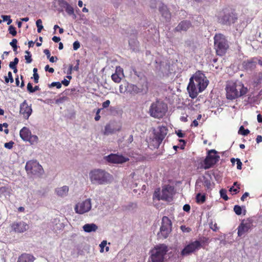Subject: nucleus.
<instances>
[{
	"label": "nucleus",
	"mask_w": 262,
	"mask_h": 262,
	"mask_svg": "<svg viewBox=\"0 0 262 262\" xmlns=\"http://www.w3.org/2000/svg\"><path fill=\"white\" fill-rule=\"evenodd\" d=\"M191 26V24L189 20H183L181 21L178 26L175 28L176 31H186Z\"/></svg>",
	"instance_id": "obj_20"
},
{
	"label": "nucleus",
	"mask_w": 262,
	"mask_h": 262,
	"mask_svg": "<svg viewBox=\"0 0 262 262\" xmlns=\"http://www.w3.org/2000/svg\"><path fill=\"white\" fill-rule=\"evenodd\" d=\"M97 228L98 227L95 224H86L83 226V229L86 232L95 231Z\"/></svg>",
	"instance_id": "obj_26"
},
{
	"label": "nucleus",
	"mask_w": 262,
	"mask_h": 262,
	"mask_svg": "<svg viewBox=\"0 0 262 262\" xmlns=\"http://www.w3.org/2000/svg\"><path fill=\"white\" fill-rule=\"evenodd\" d=\"M50 86H56L57 89H60L61 87V83L59 82H53Z\"/></svg>",
	"instance_id": "obj_47"
},
{
	"label": "nucleus",
	"mask_w": 262,
	"mask_h": 262,
	"mask_svg": "<svg viewBox=\"0 0 262 262\" xmlns=\"http://www.w3.org/2000/svg\"><path fill=\"white\" fill-rule=\"evenodd\" d=\"M17 40L16 39L14 38L10 42V46L12 47L13 51L15 52V54L17 53Z\"/></svg>",
	"instance_id": "obj_30"
},
{
	"label": "nucleus",
	"mask_w": 262,
	"mask_h": 262,
	"mask_svg": "<svg viewBox=\"0 0 262 262\" xmlns=\"http://www.w3.org/2000/svg\"><path fill=\"white\" fill-rule=\"evenodd\" d=\"M65 10L69 15L74 14V8L69 4L66 6Z\"/></svg>",
	"instance_id": "obj_31"
},
{
	"label": "nucleus",
	"mask_w": 262,
	"mask_h": 262,
	"mask_svg": "<svg viewBox=\"0 0 262 262\" xmlns=\"http://www.w3.org/2000/svg\"><path fill=\"white\" fill-rule=\"evenodd\" d=\"M172 231V222L168 217L164 216L162 219L160 231L157 233L158 239L167 238Z\"/></svg>",
	"instance_id": "obj_9"
},
{
	"label": "nucleus",
	"mask_w": 262,
	"mask_h": 262,
	"mask_svg": "<svg viewBox=\"0 0 262 262\" xmlns=\"http://www.w3.org/2000/svg\"><path fill=\"white\" fill-rule=\"evenodd\" d=\"M219 21L223 25H231L237 20V14L231 8H225L220 12Z\"/></svg>",
	"instance_id": "obj_5"
},
{
	"label": "nucleus",
	"mask_w": 262,
	"mask_h": 262,
	"mask_svg": "<svg viewBox=\"0 0 262 262\" xmlns=\"http://www.w3.org/2000/svg\"><path fill=\"white\" fill-rule=\"evenodd\" d=\"M173 191V188L171 186L167 185L165 186L162 188L161 195L160 196L159 194H158V200L169 201L172 198Z\"/></svg>",
	"instance_id": "obj_17"
},
{
	"label": "nucleus",
	"mask_w": 262,
	"mask_h": 262,
	"mask_svg": "<svg viewBox=\"0 0 262 262\" xmlns=\"http://www.w3.org/2000/svg\"><path fill=\"white\" fill-rule=\"evenodd\" d=\"M73 49L74 50H77L78 49H79L80 48V43L78 41H75L74 43H73Z\"/></svg>",
	"instance_id": "obj_50"
},
{
	"label": "nucleus",
	"mask_w": 262,
	"mask_h": 262,
	"mask_svg": "<svg viewBox=\"0 0 262 262\" xmlns=\"http://www.w3.org/2000/svg\"><path fill=\"white\" fill-rule=\"evenodd\" d=\"M120 130L121 126H119L118 128H116L112 124H107L105 126L103 134L104 135H108L110 134H114L116 132H119Z\"/></svg>",
	"instance_id": "obj_23"
},
{
	"label": "nucleus",
	"mask_w": 262,
	"mask_h": 262,
	"mask_svg": "<svg viewBox=\"0 0 262 262\" xmlns=\"http://www.w3.org/2000/svg\"><path fill=\"white\" fill-rule=\"evenodd\" d=\"M220 156L217 155L215 149H211L207 152V155L204 161V168L209 169L215 165L219 160Z\"/></svg>",
	"instance_id": "obj_11"
},
{
	"label": "nucleus",
	"mask_w": 262,
	"mask_h": 262,
	"mask_svg": "<svg viewBox=\"0 0 262 262\" xmlns=\"http://www.w3.org/2000/svg\"><path fill=\"white\" fill-rule=\"evenodd\" d=\"M209 242V238L206 237H203L200 241H195L190 243L186 245L181 252V255L182 256H187L199 250L205 243Z\"/></svg>",
	"instance_id": "obj_8"
},
{
	"label": "nucleus",
	"mask_w": 262,
	"mask_h": 262,
	"mask_svg": "<svg viewBox=\"0 0 262 262\" xmlns=\"http://www.w3.org/2000/svg\"><path fill=\"white\" fill-rule=\"evenodd\" d=\"M25 169L28 173L40 174L43 171L42 166L36 160H30L26 163Z\"/></svg>",
	"instance_id": "obj_12"
},
{
	"label": "nucleus",
	"mask_w": 262,
	"mask_h": 262,
	"mask_svg": "<svg viewBox=\"0 0 262 262\" xmlns=\"http://www.w3.org/2000/svg\"><path fill=\"white\" fill-rule=\"evenodd\" d=\"M46 71H49L51 73H53L54 72V70L53 68H50L49 65H46L45 68Z\"/></svg>",
	"instance_id": "obj_54"
},
{
	"label": "nucleus",
	"mask_w": 262,
	"mask_h": 262,
	"mask_svg": "<svg viewBox=\"0 0 262 262\" xmlns=\"http://www.w3.org/2000/svg\"><path fill=\"white\" fill-rule=\"evenodd\" d=\"M214 49L217 55H224L229 49L228 40L222 34H216L214 37Z\"/></svg>",
	"instance_id": "obj_6"
},
{
	"label": "nucleus",
	"mask_w": 262,
	"mask_h": 262,
	"mask_svg": "<svg viewBox=\"0 0 262 262\" xmlns=\"http://www.w3.org/2000/svg\"><path fill=\"white\" fill-rule=\"evenodd\" d=\"M249 130L248 129H245L243 126H241L238 130V134L244 136L248 135L249 134Z\"/></svg>",
	"instance_id": "obj_32"
},
{
	"label": "nucleus",
	"mask_w": 262,
	"mask_h": 262,
	"mask_svg": "<svg viewBox=\"0 0 262 262\" xmlns=\"http://www.w3.org/2000/svg\"><path fill=\"white\" fill-rule=\"evenodd\" d=\"M102 110V108H98L97 110V112H96V116H95V120L96 121H99L100 119V116L99 115L101 111Z\"/></svg>",
	"instance_id": "obj_48"
},
{
	"label": "nucleus",
	"mask_w": 262,
	"mask_h": 262,
	"mask_svg": "<svg viewBox=\"0 0 262 262\" xmlns=\"http://www.w3.org/2000/svg\"><path fill=\"white\" fill-rule=\"evenodd\" d=\"M9 33L11 34L12 36H15L17 32L16 31L15 28L13 26H10L9 28Z\"/></svg>",
	"instance_id": "obj_44"
},
{
	"label": "nucleus",
	"mask_w": 262,
	"mask_h": 262,
	"mask_svg": "<svg viewBox=\"0 0 262 262\" xmlns=\"http://www.w3.org/2000/svg\"><path fill=\"white\" fill-rule=\"evenodd\" d=\"M180 228L181 229V230L183 232H189L191 231V229L189 227H186L184 225H182L181 227H180Z\"/></svg>",
	"instance_id": "obj_46"
},
{
	"label": "nucleus",
	"mask_w": 262,
	"mask_h": 262,
	"mask_svg": "<svg viewBox=\"0 0 262 262\" xmlns=\"http://www.w3.org/2000/svg\"><path fill=\"white\" fill-rule=\"evenodd\" d=\"M27 90L29 93H33V88L32 86V84L30 82H29L27 84Z\"/></svg>",
	"instance_id": "obj_53"
},
{
	"label": "nucleus",
	"mask_w": 262,
	"mask_h": 262,
	"mask_svg": "<svg viewBox=\"0 0 262 262\" xmlns=\"http://www.w3.org/2000/svg\"><path fill=\"white\" fill-rule=\"evenodd\" d=\"M55 191L58 196L63 197L67 195L69 191V187L67 186H63L62 187L56 188Z\"/></svg>",
	"instance_id": "obj_25"
},
{
	"label": "nucleus",
	"mask_w": 262,
	"mask_h": 262,
	"mask_svg": "<svg viewBox=\"0 0 262 262\" xmlns=\"http://www.w3.org/2000/svg\"><path fill=\"white\" fill-rule=\"evenodd\" d=\"M246 66L247 67L251 68L253 66H255V62L252 61H248L246 63Z\"/></svg>",
	"instance_id": "obj_57"
},
{
	"label": "nucleus",
	"mask_w": 262,
	"mask_h": 262,
	"mask_svg": "<svg viewBox=\"0 0 262 262\" xmlns=\"http://www.w3.org/2000/svg\"><path fill=\"white\" fill-rule=\"evenodd\" d=\"M19 61V59L18 58L15 57L14 59V60L13 61H11L9 63V67L11 69L15 68V67H16V65L18 64Z\"/></svg>",
	"instance_id": "obj_38"
},
{
	"label": "nucleus",
	"mask_w": 262,
	"mask_h": 262,
	"mask_svg": "<svg viewBox=\"0 0 262 262\" xmlns=\"http://www.w3.org/2000/svg\"><path fill=\"white\" fill-rule=\"evenodd\" d=\"M35 259L32 255L24 253L18 257L17 262H33Z\"/></svg>",
	"instance_id": "obj_21"
},
{
	"label": "nucleus",
	"mask_w": 262,
	"mask_h": 262,
	"mask_svg": "<svg viewBox=\"0 0 262 262\" xmlns=\"http://www.w3.org/2000/svg\"><path fill=\"white\" fill-rule=\"evenodd\" d=\"M208 85L207 80L205 75L200 71L196 72L190 78L187 90L189 97L195 98L199 93L204 91Z\"/></svg>",
	"instance_id": "obj_1"
},
{
	"label": "nucleus",
	"mask_w": 262,
	"mask_h": 262,
	"mask_svg": "<svg viewBox=\"0 0 262 262\" xmlns=\"http://www.w3.org/2000/svg\"><path fill=\"white\" fill-rule=\"evenodd\" d=\"M203 185L207 189L210 188L211 185L210 180L208 179H204L203 181Z\"/></svg>",
	"instance_id": "obj_43"
},
{
	"label": "nucleus",
	"mask_w": 262,
	"mask_h": 262,
	"mask_svg": "<svg viewBox=\"0 0 262 262\" xmlns=\"http://www.w3.org/2000/svg\"><path fill=\"white\" fill-rule=\"evenodd\" d=\"M233 210L235 213L238 215H241L242 213V208L239 205H235Z\"/></svg>",
	"instance_id": "obj_40"
},
{
	"label": "nucleus",
	"mask_w": 262,
	"mask_h": 262,
	"mask_svg": "<svg viewBox=\"0 0 262 262\" xmlns=\"http://www.w3.org/2000/svg\"><path fill=\"white\" fill-rule=\"evenodd\" d=\"M13 231L17 233H23L29 229V225L23 221L14 222L11 225Z\"/></svg>",
	"instance_id": "obj_19"
},
{
	"label": "nucleus",
	"mask_w": 262,
	"mask_h": 262,
	"mask_svg": "<svg viewBox=\"0 0 262 262\" xmlns=\"http://www.w3.org/2000/svg\"><path fill=\"white\" fill-rule=\"evenodd\" d=\"M176 134L179 138H183L185 135V134L182 133V130H179L177 132H176Z\"/></svg>",
	"instance_id": "obj_56"
},
{
	"label": "nucleus",
	"mask_w": 262,
	"mask_h": 262,
	"mask_svg": "<svg viewBox=\"0 0 262 262\" xmlns=\"http://www.w3.org/2000/svg\"><path fill=\"white\" fill-rule=\"evenodd\" d=\"M253 220L251 217H249L242 221L237 228L238 236H241L247 232L253 226Z\"/></svg>",
	"instance_id": "obj_14"
},
{
	"label": "nucleus",
	"mask_w": 262,
	"mask_h": 262,
	"mask_svg": "<svg viewBox=\"0 0 262 262\" xmlns=\"http://www.w3.org/2000/svg\"><path fill=\"white\" fill-rule=\"evenodd\" d=\"M239 187L237 186V188H235L234 186L231 187L229 189V191L233 192L234 194H236L239 191Z\"/></svg>",
	"instance_id": "obj_51"
},
{
	"label": "nucleus",
	"mask_w": 262,
	"mask_h": 262,
	"mask_svg": "<svg viewBox=\"0 0 262 262\" xmlns=\"http://www.w3.org/2000/svg\"><path fill=\"white\" fill-rule=\"evenodd\" d=\"M127 93L132 95H135L139 93H142L143 91L147 89V82H145V84H142L140 86H137V85L128 83L127 82Z\"/></svg>",
	"instance_id": "obj_16"
},
{
	"label": "nucleus",
	"mask_w": 262,
	"mask_h": 262,
	"mask_svg": "<svg viewBox=\"0 0 262 262\" xmlns=\"http://www.w3.org/2000/svg\"><path fill=\"white\" fill-rule=\"evenodd\" d=\"M119 92L120 93H127V82L119 86Z\"/></svg>",
	"instance_id": "obj_36"
},
{
	"label": "nucleus",
	"mask_w": 262,
	"mask_h": 262,
	"mask_svg": "<svg viewBox=\"0 0 262 262\" xmlns=\"http://www.w3.org/2000/svg\"><path fill=\"white\" fill-rule=\"evenodd\" d=\"M34 82L35 83H37L38 82L39 80V75L38 74H33Z\"/></svg>",
	"instance_id": "obj_62"
},
{
	"label": "nucleus",
	"mask_w": 262,
	"mask_h": 262,
	"mask_svg": "<svg viewBox=\"0 0 262 262\" xmlns=\"http://www.w3.org/2000/svg\"><path fill=\"white\" fill-rule=\"evenodd\" d=\"M7 190V188L6 187H0V195L5 193Z\"/></svg>",
	"instance_id": "obj_59"
},
{
	"label": "nucleus",
	"mask_w": 262,
	"mask_h": 262,
	"mask_svg": "<svg viewBox=\"0 0 262 262\" xmlns=\"http://www.w3.org/2000/svg\"><path fill=\"white\" fill-rule=\"evenodd\" d=\"M61 84H63L64 86H68L70 84V80H68L66 79H64L61 81Z\"/></svg>",
	"instance_id": "obj_60"
},
{
	"label": "nucleus",
	"mask_w": 262,
	"mask_h": 262,
	"mask_svg": "<svg viewBox=\"0 0 262 262\" xmlns=\"http://www.w3.org/2000/svg\"><path fill=\"white\" fill-rule=\"evenodd\" d=\"M13 144L14 142L13 141H10L5 143L4 147L6 148L10 149L12 148Z\"/></svg>",
	"instance_id": "obj_45"
},
{
	"label": "nucleus",
	"mask_w": 262,
	"mask_h": 262,
	"mask_svg": "<svg viewBox=\"0 0 262 262\" xmlns=\"http://www.w3.org/2000/svg\"><path fill=\"white\" fill-rule=\"evenodd\" d=\"M5 82L7 83H9V82H10L11 83L13 82L14 80L12 77V73L11 72H8V76L5 77Z\"/></svg>",
	"instance_id": "obj_33"
},
{
	"label": "nucleus",
	"mask_w": 262,
	"mask_h": 262,
	"mask_svg": "<svg viewBox=\"0 0 262 262\" xmlns=\"http://www.w3.org/2000/svg\"><path fill=\"white\" fill-rule=\"evenodd\" d=\"M220 195L222 198H223L224 200L227 201L228 200V197L227 195V191L224 189H222L220 191Z\"/></svg>",
	"instance_id": "obj_35"
},
{
	"label": "nucleus",
	"mask_w": 262,
	"mask_h": 262,
	"mask_svg": "<svg viewBox=\"0 0 262 262\" xmlns=\"http://www.w3.org/2000/svg\"><path fill=\"white\" fill-rule=\"evenodd\" d=\"M92 208L91 200L90 199L79 202L75 206L76 213L80 214L89 212Z\"/></svg>",
	"instance_id": "obj_13"
},
{
	"label": "nucleus",
	"mask_w": 262,
	"mask_h": 262,
	"mask_svg": "<svg viewBox=\"0 0 262 262\" xmlns=\"http://www.w3.org/2000/svg\"><path fill=\"white\" fill-rule=\"evenodd\" d=\"M32 111L31 104L29 105L26 100L20 104L19 114L24 119H28L32 114Z\"/></svg>",
	"instance_id": "obj_15"
},
{
	"label": "nucleus",
	"mask_w": 262,
	"mask_h": 262,
	"mask_svg": "<svg viewBox=\"0 0 262 262\" xmlns=\"http://www.w3.org/2000/svg\"><path fill=\"white\" fill-rule=\"evenodd\" d=\"M206 201V195L198 193L196 196V202L198 203L203 204Z\"/></svg>",
	"instance_id": "obj_27"
},
{
	"label": "nucleus",
	"mask_w": 262,
	"mask_h": 262,
	"mask_svg": "<svg viewBox=\"0 0 262 262\" xmlns=\"http://www.w3.org/2000/svg\"><path fill=\"white\" fill-rule=\"evenodd\" d=\"M236 161L237 164V169L241 170L242 168V163L239 159H236Z\"/></svg>",
	"instance_id": "obj_52"
},
{
	"label": "nucleus",
	"mask_w": 262,
	"mask_h": 262,
	"mask_svg": "<svg viewBox=\"0 0 262 262\" xmlns=\"http://www.w3.org/2000/svg\"><path fill=\"white\" fill-rule=\"evenodd\" d=\"M115 73L121 76L122 77L124 76L123 69L120 66L116 67Z\"/></svg>",
	"instance_id": "obj_39"
},
{
	"label": "nucleus",
	"mask_w": 262,
	"mask_h": 262,
	"mask_svg": "<svg viewBox=\"0 0 262 262\" xmlns=\"http://www.w3.org/2000/svg\"><path fill=\"white\" fill-rule=\"evenodd\" d=\"M29 139L26 141H29L31 144L37 143L38 138L36 135H32L30 134Z\"/></svg>",
	"instance_id": "obj_28"
},
{
	"label": "nucleus",
	"mask_w": 262,
	"mask_h": 262,
	"mask_svg": "<svg viewBox=\"0 0 262 262\" xmlns=\"http://www.w3.org/2000/svg\"><path fill=\"white\" fill-rule=\"evenodd\" d=\"M112 79L115 83H119L122 80V77L116 73L112 75Z\"/></svg>",
	"instance_id": "obj_29"
},
{
	"label": "nucleus",
	"mask_w": 262,
	"mask_h": 262,
	"mask_svg": "<svg viewBox=\"0 0 262 262\" xmlns=\"http://www.w3.org/2000/svg\"><path fill=\"white\" fill-rule=\"evenodd\" d=\"M158 130L156 132L154 130V139L153 141L155 142L154 146L158 147L161 144L163 140L167 134V128L166 126H159L158 127Z\"/></svg>",
	"instance_id": "obj_10"
},
{
	"label": "nucleus",
	"mask_w": 262,
	"mask_h": 262,
	"mask_svg": "<svg viewBox=\"0 0 262 262\" xmlns=\"http://www.w3.org/2000/svg\"><path fill=\"white\" fill-rule=\"evenodd\" d=\"M31 134L30 130L26 127H24L19 132L20 137L26 141L29 139Z\"/></svg>",
	"instance_id": "obj_24"
},
{
	"label": "nucleus",
	"mask_w": 262,
	"mask_h": 262,
	"mask_svg": "<svg viewBox=\"0 0 262 262\" xmlns=\"http://www.w3.org/2000/svg\"><path fill=\"white\" fill-rule=\"evenodd\" d=\"M256 142L259 143L262 141V136L260 135H258L256 139Z\"/></svg>",
	"instance_id": "obj_64"
},
{
	"label": "nucleus",
	"mask_w": 262,
	"mask_h": 262,
	"mask_svg": "<svg viewBox=\"0 0 262 262\" xmlns=\"http://www.w3.org/2000/svg\"><path fill=\"white\" fill-rule=\"evenodd\" d=\"M190 209V206H189V205L188 204H185V205H184L183 206V210L185 211H189Z\"/></svg>",
	"instance_id": "obj_63"
},
{
	"label": "nucleus",
	"mask_w": 262,
	"mask_h": 262,
	"mask_svg": "<svg viewBox=\"0 0 262 262\" xmlns=\"http://www.w3.org/2000/svg\"><path fill=\"white\" fill-rule=\"evenodd\" d=\"M157 1L151 0L150 1V7L152 8H155L156 7Z\"/></svg>",
	"instance_id": "obj_58"
},
{
	"label": "nucleus",
	"mask_w": 262,
	"mask_h": 262,
	"mask_svg": "<svg viewBox=\"0 0 262 262\" xmlns=\"http://www.w3.org/2000/svg\"><path fill=\"white\" fill-rule=\"evenodd\" d=\"M58 4L60 7L65 9L69 3L64 0H58Z\"/></svg>",
	"instance_id": "obj_42"
},
{
	"label": "nucleus",
	"mask_w": 262,
	"mask_h": 262,
	"mask_svg": "<svg viewBox=\"0 0 262 262\" xmlns=\"http://www.w3.org/2000/svg\"><path fill=\"white\" fill-rule=\"evenodd\" d=\"M110 103L111 102L109 100H107L105 101H104V102H103V103H102L103 108H102L103 109L104 108H106V107H108V106L110 104Z\"/></svg>",
	"instance_id": "obj_55"
},
{
	"label": "nucleus",
	"mask_w": 262,
	"mask_h": 262,
	"mask_svg": "<svg viewBox=\"0 0 262 262\" xmlns=\"http://www.w3.org/2000/svg\"><path fill=\"white\" fill-rule=\"evenodd\" d=\"M36 26L37 27V32L38 33L41 32L43 29V26L42 25V21L40 19L37 20L36 22Z\"/></svg>",
	"instance_id": "obj_37"
},
{
	"label": "nucleus",
	"mask_w": 262,
	"mask_h": 262,
	"mask_svg": "<svg viewBox=\"0 0 262 262\" xmlns=\"http://www.w3.org/2000/svg\"><path fill=\"white\" fill-rule=\"evenodd\" d=\"M89 175L92 183L98 184L107 183L110 176L108 173L100 169H95L91 170Z\"/></svg>",
	"instance_id": "obj_7"
},
{
	"label": "nucleus",
	"mask_w": 262,
	"mask_h": 262,
	"mask_svg": "<svg viewBox=\"0 0 262 262\" xmlns=\"http://www.w3.org/2000/svg\"><path fill=\"white\" fill-rule=\"evenodd\" d=\"M79 60H76V64L74 66L73 68V70L78 71L79 70Z\"/></svg>",
	"instance_id": "obj_61"
},
{
	"label": "nucleus",
	"mask_w": 262,
	"mask_h": 262,
	"mask_svg": "<svg viewBox=\"0 0 262 262\" xmlns=\"http://www.w3.org/2000/svg\"><path fill=\"white\" fill-rule=\"evenodd\" d=\"M2 18L3 19V21H7V25H9L11 24L12 20L10 18V15H2L1 16Z\"/></svg>",
	"instance_id": "obj_41"
},
{
	"label": "nucleus",
	"mask_w": 262,
	"mask_h": 262,
	"mask_svg": "<svg viewBox=\"0 0 262 262\" xmlns=\"http://www.w3.org/2000/svg\"><path fill=\"white\" fill-rule=\"evenodd\" d=\"M168 251V246L164 244L155 246L150 251L148 262H163L164 256Z\"/></svg>",
	"instance_id": "obj_4"
},
{
	"label": "nucleus",
	"mask_w": 262,
	"mask_h": 262,
	"mask_svg": "<svg viewBox=\"0 0 262 262\" xmlns=\"http://www.w3.org/2000/svg\"><path fill=\"white\" fill-rule=\"evenodd\" d=\"M106 244H107V242H106V241H103L101 243V244H100V248H101V249H100V252H103L104 251V249H104V247L106 246Z\"/></svg>",
	"instance_id": "obj_49"
},
{
	"label": "nucleus",
	"mask_w": 262,
	"mask_h": 262,
	"mask_svg": "<svg viewBox=\"0 0 262 262\" xmlns=\"http://www.w3.org/2000/svg\"><path fill=\"white\" fill-rule=\"evenodd\" d=\"M225 90L226 98L230 100L241 97L246 94L248 92L247 88L245 87L242 83H237L233 81L227 83Z\"/></svg>",
	"instance_id": "obj_2"
},
{
	"label": "nucleus",
	"mask_w": 262,
	"mask_h": 262,
	"mask_svg": "<svg viewBox=\"0 0 262 262\" xmlns=\"http://www.w3.org/2000/svg\"><path fill=\"white\" fill-rule=\"evenodd\" d=\"M25 53L27 54L25 56V60H26L27 63H30L32 61L31 55L30 52L28 51H26Z\"/></svg>",
	"instance_id": "obj_34"
},
{
	"label": "nucleus",
	"mask_w": 262,
	"mask_h": 262,
	"mask_svg": "<svg viewBox=\"0 0 262 262\" xmlns=\"http://www.w3.org/2000/svg\"><path fill=\"white\" fill-rule=\"evenodd\" d=\"M167 110V105L165 102L160 100H157L151 104L148 113L154 118L161 119L165 115Z\"/></svg>",
	"instance_id": "obj_3"
},
{
	"label": "nucleus",
	"mask_w": 262,
	"mask_h": 262,
	"mask_svg": "<svg viewBox=\"0 0 262 262\" xmlns=\"http://www.w3.org/2000/svg\"><path fill=\"white\" fill-rule=\"evenodd\" d=\"M159 10L162 16L164 17L167 20H169L171 17V13L168 10L167 7L163 4L159 7Z\"/></svg>",
	"instance_id": "obj_22"
},
{
	"label": "nucleus",
	"mask_w": 262,
	"mask_h": 262,
	"mask_svg": "<svg viewBox=\"0 0 262 262\" xmlns=\"http://www.w3.org/2000/svg\"><path fill=\"white\" fill-rule=\"evenodd\" d=\"M106 160L112 163L122 164L129 161L127 157L117 154H111L106 157Z\"/></svg>",
	"instance_id": "obj_18"
}]
</instances>
